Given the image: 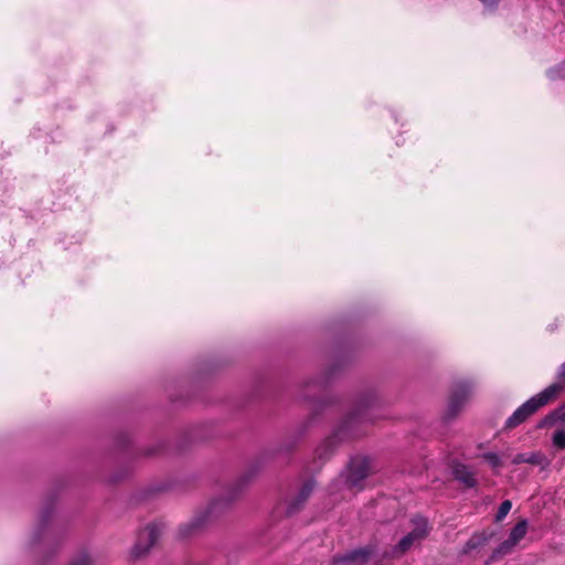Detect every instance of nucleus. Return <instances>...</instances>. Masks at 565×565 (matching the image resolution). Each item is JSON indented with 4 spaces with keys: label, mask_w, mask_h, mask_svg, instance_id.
<instances>
[{
    "label": "nucleus",
    "mask_w": 565,
    "mask_h": 565,
    "mask_svg": "<svg viewBox=\"0 0 565 565\" xmlns=\"http://www.w3.org/2000/svg\"><path fill=\"white\" fill-rule=\"evenodd\" d=\"M379 408L377 399L374 396L363 398L342 422L334 436L324 441L323 447H329L333 439L343 440L347 438H355L361 435L360 426L364 423L374 420V413Z\"/></svg>",
    "instance_id": "f257e3e1"
},
{
    "label": "nucleus",
    "mask_w": 565,
    "mask_h": 565,
    "mask_svg": "<svg viewBox=\"0 0 565 565\" xmlns=\"http://www.w3.org/2000/svg\"><path fill=\"white\" fill-rule=\"evenodd\" d=\"M564 388L561 383H553L539 394L519 406L513 414L505 420V428H514L524 423L530 416L556 397Z\"/></svg>",
    "instance_id": "f03ea898"
},
{
    "label": "nucleus",
    "mask_w": 565,
    "mask_h": 565,
    "mask_svg": "<svg viewBox=\"0 0 565 565\" xmlns=\"http://www.w3.org/2000/svg\"><path fill=\"white\" fill-rule=\"evenodd\" d=\"M473 384L469 380H459L454 383L450 392L449 402L444 415V420L449 422L454 419L472 393Z\"/></svg>",
    "instance_id": "7ed1b4c3"
},
{
    "label": "nucleus",
    "mask_w": 565,
    "mask_h": 565,
    "mask_svg": "<svg viewBox=\"0 0 565 565\" xmlns=\"http://www.w3.org/2000/svg\"><path fill=\"white\" fill-rule=\"evenodd\" d=\"M529 522L522 519L511 529L508 539H505L498 547L491 553L488 564L498 562L501 557L512 553L514 547L523 540L527 533Z\"/></svg>",
    "instance_id": "20e7f679"
},
{
    "label": "nucleus",
    "mask_w": 565,
    "mask_h": 565,
    "mask_svg": "<svg viewBox=\"0 0 565 565\" xmlns=\"http://www.w3.org/2000/svg\"><path fill=\"white\" fill-rule=\"evenodd\" d=\"M162 533L161 523H151L146 526L145 530L140 531L137 541L132 547V556L140 557L145 555L158 541Z\"/></svg>",
    "instance_id": "39448f33"
},
{
    "label": "nucleus",
    "mask_w": 565,
    "mask_h": 565,
    "mask_svg": "<svg viewBox=\"0 0 565 565\" xmlns=\"http://www.w3.org/2000/svg\"><path fill=\"white\" fill-rule=\"evenodd\" d=\"M369 470L370 460L367 457H352L347 468L345 482L351 488L359 487L360 483L366 478Z\"/></svg>",
    "instance_id": "423d86ee"
},
{
    "label": "nucleus",
    "mask_w": 565,
    "mask_h": 565,
    "mask_svg": "<svg viewBox=\"0 0 565 565\" xmlns=\"http://www.w3.org/2000/svg\"><path fill=\"white\" fill-rule=\"evenodd\" d=\"M377 546L376 544L370 543L363 547L353 548L347 551L341 555H337L333 557V562L339 564H350L356 563L360 565H364L369 562V559L376 553Z\"/></svg>",
    "instance_id": "0eeeda50"
},
{
    "label": "nucleus",
    "mask_w": 565,
    "mask_h": 565,
    "mask_svg": "<svg viewBox=\"0 0 565 565\" xmlns=\"http://www.w3.org/2000/svg\"><path fill=\"white\" fill-rule=\"evenodd\" d=\"M315 483H316L315 480L310 479V480H307L302 484L297 497L288 503V507H287L288 515H292L294 513H296L300 509V507L307 501V499L313 491Z\"/></svg>",
    "instance_id": "6e6552de"
},
{
    "label": "nucleus",
    "mask_w": 565,
    "mask_h": 565,
    "mask_svg": "<svg viewBox=\"0 0 565 565\" xmlns=\"http://www.w3.org/2000/svg\"><path fill=\"white\" fill-rule=\"evenodd\" d=\"M454 478L462 483L466 488H475L477 479L475 472L463 463H457L452 468Z\"/></svg>",
    "instance_id": "1a4fd4ad"
},
{
    "label": "nucleus",
    "mask_w": 565,
    "mask_h": 565,
    "mask_svg": "<svg viewBox=\"0 0 565 565\" xmlns=\"http://www.w3.org/2000/svg\"><path fill=\"white\" fill-rule=\"evenodd\" d=\"M52 514H53V504L50 503L41 512L39 525L34 532V536H33L34 544L38 543L39 541H41L43 533L51 520Z\"/></svg>",
    "instance_id": "9d476101"
},
{
    "label": "nucleus",
    "mask_w": 565,
    "mask_h": 565,
    "mask_svg": "<svg viewBox=\"0 0 565 565\" xmlns=\"http://www.w3.org/2000/svg\"><path fill=\"white\" fill-rule=\"evenodd\" d=\"M415 543V540L409 535L406 534L403 536L399 542L392 548L390 553H385L383 555L384 558L386 557H394L397 558L405 554Z\"/></svg>",
    "instance_id": "9b49d317"
},
{
    "label": "nucleus",
    "mask_w": 565,
    "mask_h": 565,
    "mask_svg": "<svg viewBox=\"0 0 565 565\" xmlns=\"http://www.w3.org/2000/svg\"><path fill=\"white\" fill-rule=\"evenodd\" d=\"M412 523L414 527L408 534L415 540V542L425 539L429 533L427 520L422 516H416L412 520Z\"/></svg>",
    "instance_id": "f8f14e48"
},
{
    "label": "nucleus",
    "mask_w": 565,
    "mask_h": 565,
    "mask_svg": "<svg viewBox=\"0 0 565 565\" xmlns=\"http://www.w3.org/2000/svg\"><path fill=\"white\" fill-rule=\"evenodd\" d=\"M491 535L487 532L475 533L463 545L462 553L467 554L484 545Z\"/></svg>",
    "instance_id": "ddd939ff"
},
{
    "label": "nucleus",
    "mask_w": 565,
    "mask_h": 565,
    "mask_svg": "<svg viewBox=\"0 0 565 565\" xmlns=\"http://www.w3.org/2000/svg\"><path fill=\"white\" fill-rule=\"evenodd\" d=\"M565 423V402L557 407L555 411L550 413L545 418L543 419L540 427H543L545 425L554 424V423Z\"/></svg>",
    "instance_id": "4468645a"
},
{
    "label": "nucleus",
    "mask_w": 565,
    "mask_h": 565,
    "mask_svg": "<svg viewBox=\"0 0 565 565\" xmlns=\"http://www.w3.org/2000/svg\"><path fill=\"white\" fill-rule=\"evenodd\" d=\"M203 518H195L188 524H183L179 530L180 537H186L191 535L196 529H199L203 524Z\"/></svg>",
    "instance_id": "2eb2a0df"
},
{
    "label": "nucleus",
    "mask_w": 565,
    "mask_h": 565,
    "mask_svg": "<svg viewBox=\"0 0 565 565\" xmlns=\"http://www.w3.org/2000/svg\"><path fill=\"white\" fill-rule=\"evenodd\" d=\"M539 463V455L536 452H523V454H516L514 458L512 459V463L519 465V463Z\"/></svg>",
    "instance_id": "dca6fc26"
},
{
    "label": "nucleus",
    "mask_w": 565,
    "mask_h": 565,
    "mask_svg": "<svg viewBox=\"0 0 565 565\" xmlns=\"http://www.w3.org/2000/svg\"><path fill=\"white\" fill-rule=\"evenodd\" d=\"M511 509H512V502L510 500L502 501L501 504L499 505L497 513H495L494 521L497 523L502 522L507 518V515L509 514Z\"/></svg>",
    "instance_id": "f3484780"
},
{
    "label": "nucleus",
    "mask_w": 565,
    "mask_h": 565,
    "mask_svg": "<svg viewBox=\"0 0 565 565\" xmlns=\"http://www.w3.org/2000/svg\"><path fill=\"white\" fill-rule=\"evenodd\" d=\"M547 77L552 81L565 78V61L547 71Z\"/></svg>",
    "instance_id": "a211bd4d"
},
{
    "label": "nucleus",
    "mask_w": 565,
    "mask_h": 565,
    "mask_svg": "<svg viewBox=\"0 0 565 565\" xmlns=\"http://www.w3.org/2000/svg\"><path fill=\"white\" fill-rule=\"evenodd\" d=\"M482 459L487 461L491 468L498 469L502 465V460L497 452L488 451L481 455Z\"/></svg>",
    "instance_id": "6ab92c4d"
},
{
    "label": "nucleus",
    "mask_w": 565,
    "mask_h": 565,
    "mask_svg": "<svg viewBox=\"0 0 565 565\" xmlns=\"http://www.w3.org/2000/svg\"><path fill=\"white\" fill-rule=\"evenodd\" d=\"M553 445L556 448L565 449V430H557L554 433Z\"/></svg>",
    "instance_id": "aec40b11"
},
{
    "label": "nucleus",
    "mask_w": 565,
    "mask_h": 565,
    "mask_svg": "<svg viewBox=\"0 0 565 565\" xmlns=\"http://www.w3.org/2000/svg\"><path fill=\"white\" fill-rule=\"evenodd\" d=\"M71 565H90V558L86 553H83Z\"/></svg>",
    "instance_id": "412c9836"
},
{
    "label": "nucleus",
    "mask_w": 565,
    "mask_h": 565,
    "mask_svg": "<svg viewBox=\"0 0 565 565\" xmlns=\"http://www.w3.org/2000/svg\"><path fill=\"white\" fill-rule=\"evenodd\" d=\"M486 8L495 9L500 2V0H479Z\"/></svg>",
    "instance_id": "4be33fe9"
},
{
    "label": "nucleus",
    "mask_w": 565,
    "mask_h": 565,
    "mask_svg": "<svg viewBox=\"0 0 565 565\" xmlns=\"http://www.w3.org/2000/svg\"><path fill=\"white\" fill-rule=\"evenodd\" d=\"M557 379L565 384V361L558 367Z\"/></svg>",
    "instance_id": "5701e85b"
}]
</instances>
